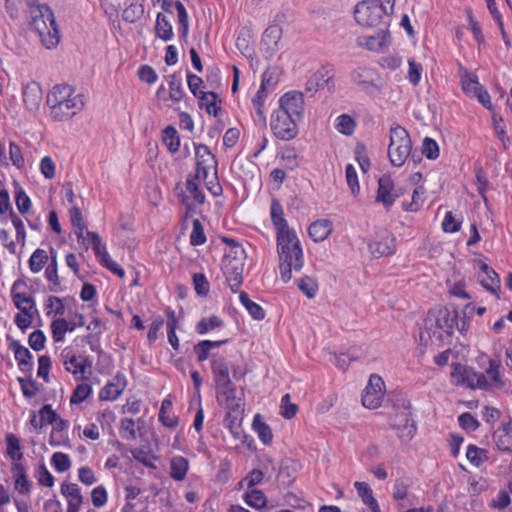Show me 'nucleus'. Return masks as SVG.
I'll list each match as a JSON object with an SVG mask.
<instances>
[{
  "label": "nucleus",
  "mask_w": 512,
  "mask_h": 512,
  "mask_svg": "<svg viewBox=\"0 0 512 512\" xmlns=\"http://www.w3.org/2000/svg\"><path fill=\"white\" fill-rule=\"evenodd\" d=\"M47 104L53 119L67 121L83 109L84 99L72 86L57 84L48 93Z\"/></svg>",
  "instance_id": "f257e3e1"
},
{
  "label": "nucleus",
  "mask_w": 512,
  "mask_h": 512,
  "mask_svg": "<svg viewBox=\"0 0 512 512\" xmlns=\"http://www.w3.org/2000/svg\"><path fill=\"white\" fill-rule=\"evenodd\" d=\"M280 276L284 283L292 279V271L303 268L304 259L300 241L294 230L277 233Z\"/></svg>",
  "instance_id": "f03ea898"
},
{
  "label": "nucleus",
  "mask_w": 512,
  "mask_h": 512,
  "mask_svg": "<svg viewBox=\"0 0 512 512\" xmlns=\"http://www.w3.org/2000/svg\"><path fill=\"white\" fill-rule=\"evenodd\" d=\"M30 15L42 45L47 49L55 48L60 42V32L51 8L46 4L31 5Z\"/></svg>",
  "instance_id": "7ed1b4c3"
},
{
  "label": "nucleus",
  "mask_w": 512,
  "mask_h": 512,
  "mask_svg": "<svg viewBox=\"0 0 512 512\" xmlns=\"http://www.w3.org/2000/svg\"><path fill=\"white\" fill-rule=\"evenodd\" d=\"M457 325V312L447 308L430 311L425 319V333L433 344H440L450 337Z\"/></svg>",
  "instance_id": "20e7f679"
},
{
  "label": "nucleus",
  "mask_w": 512,
  "mask_h": 512,
  "mask_svg": "<svg viewBox=\"0 0 512 512\" xmlns=\"http://www.w3.org/2000/svg\"><path fill=\"white\" fill-rule=\"evenodd\" d=\"M394 6L395 4H387L379 0L361 1L355 6L354 18L363 27L387 25L394 12Z\"/></svg>",
  "instance_id": "39448f33"
},
{
  "label": "nucleus",
  "mask_w": 512,
  "mask_h": 512,
  "mask_svg": "<svg viewBox=\"0 0 512 512\" xmlns=\"http://www.w3.org/2000/svg\"><path fill=\"white\" fill-rule=\"evenodd\" d=\"M245 251L242 246H235L232 251L225 252L222 269L232 290L237 292L243 281Z\"/></svg>",
  "instance_id": "423d86ee"
},
{
  "label": "nucleus",
  "mask_w": 512,
  "mask_h": 512,
  "mask_svg": "<svg viewBox=\"0 0 512 512\" xmlns=\"http://www.w3.org/2000/svg\"><path fill=\"white\" fill-rule=\"evenodd\" d=\"M412 142L408 132L401 126L390 130L388 156L393 166L401 167L411 154Z\"/></svg>",
  "instance_id": "0eeeda50"
},
{
  "label": "nucleus",
  "mask_w": 512,
  "mask_h": 512,
  "mask_svg": "<svg viewBox=\"0 0 512 512\" xmlns=\"http://www.w3.org/2000/svg\"><path fill=\"white\" fill-rule=\"evenodd\" d=\"M351 81L370 96L382 93L384 82L378 73L368 67H358L351 73Z\"/></svg>",
  "instance_id": "6e6552de"
},
{
  "label": "nucleus",
  "mask_w": 512,
  "mask_h": 512,
  "mask_svg": "<svg viewBox=\"0 0 512 512\" xmlns=\"http://www.w3.org/2000/svg\"><path fill=\"white\" fill-rule=\"evenodd\" d=\"M298 120L280 110L271 115L270 127L274 136L282 141H289L298 135Z\"/></svg>",
  "instance_id": "1a4fd4ad"
},
{
  "label": "nucleus",
  "mask_w": 512,
  "mask_h": 512,
  "mask_svg": "<svg viewBox=\"0 0 512 512\" xmlns=\"http://www.w3.org/2000/svg\"><path fill=\"white\" fill-rule=\"evenodd\" d=\"M196 179H207L209 171H214V179L217 176V159L206 145L200 144L195 148Z\"/></svg>",
  "instance_id": "9d476101"
},
{
  "label": "nucleus",
  "mask_w": 512,
  "mask_h": 512,
  "mask_svg": "<svg viewBox=\"0 0 512 512\" xmlns=\"http://www.w3.org/2000/svg\"><path fill=\"white\" fill-rule=\"evenodd\" d=\"M278 110L300 121L305 110L303 94L298 91L285 93L279 99Z\"/></svg>",
  "instance_id": "9b49d317"
},
{
  "label": "nucleus",
  "mask_w": 512,
  "mask_h": 512,
  "mask_svg": "<svg viewBox=\"0 0 512 512\" xmlns=\"http://www.w3.org/2000/svg\"><path fill=\"white\" fill-rule=\"evenodd\" d=\"M384 397V381L378 375H371L362 396V404L369 409L378 408Z\"/></svg>",
  "instance_id": "f8f14e48"
},
{
  "label": "nucleus",
  "mask_w": 512,
  "mask_h": 512,
  "mask_svg": "<svg viewBox=\"0 0 512 512\" xmlns=\"http://www.w3.org/2000/svg\"><path fill=\"white\" fill-rule=\"evenodd\" d=\"M391 426L403 441L411 440L416 433V424L407 409L396 412L391 418Z\"/></svg>",
  "instance_id": "ddd939ff"
},
{
  "label": "nucleus",
  "mask_w": 512,
  "mask_h": 512,
  "mask_svg": "<svg viewBox=\"0 0 512 512\" xmlns=\"http://www.w3.org/2000/svg\"><path fill=\"white\" fill-rule=\"evenodd\" d=\"M368 247L375 258L392 255L395 252V238L389 231L379 230Z\"/></svg>",
  "instance_id": "4468645a"
},
{
  "label": "nucleus",
  "mask_w": 512,
  "mask_h": 512,
  "mask_svg": "<svg viewBox=\"0 0 512 512\" xmlns=\"http://www.w3.org/2000/svg\"><path fill=\"white\" fill-rule=\"evenodd\" d=\"M217 401L231 412L241 407V399L236 397V388L232 382L225 386H216Z\"/></svg>",
  "instance_id": "2eb2a0df"
},
{
  "label": "nucleus",
  "mask_w": 512,
  "mask_h": 512,
  "mask_svg": "<svg viewBox=\"0 0 512 512\" xmlns=\"http://www.w3.org/2000/svg\"><path fill=\"white\" fill-rule=\"evenodd\" d=\"M127 380L124 374L117 373L100 391L99 398L104 401L116 400L125 390Z\"/></svg>",
  "instance_id": "dca6fc26"
},
{
  "label": "nucleus",
  "mask_w": 512,
  "mask_h": 512,
  "mask_svg": "<svg viewBox=\"0 0 512 512\" xmlns=\"http://www.w3.org/2000/svg\"><path fill=\"white\" fill-rule=\"evenodd\" d=\"M400 194L394 189V183L390 176L384 175L378 181V191L376 201L383 203L385 207H390Z\"/></svg>",
  "instance_id": "f3484780"
},
{
  "label": "nucleus",
  "mask_w": 512,
  "mask_h": 512,
  "mask_svg": "<svg viewBox=\"0 0 512 512\" xmlns=\"http://www.w3.org/2000/svg\"><path fill=\"white\" fill-rule=\"evenodd\" d=\"M21 285H23L21 281H16L12 286L11 297L14 305L23 314L37 312L34 298L30 295H27L26 293H21L18 291Z\"/></svg>",
  "instance_id": "a211bd4d"
},
{
  "label": "nucleus",
  "mask_w": 512,
  "mask_h": 512,
  "mask_svg": "<svg viewBox=\"0 0 512 512\" xmlns=\"http://www.w3.org/2000/svg\"><path fill=\"white\" fill-rule=\"evenodd\" d=\"M327 88L328 91L334 90V81L326 69L316 71L306 82L307 92H317L320 89Z\"/></svg>",
  "instance_id": "6ab92c4d"
},
{
  "label": "nucleus",
  "mask_w": 512,
  "mask_h": 512,
  "mask_svg": "<svg viewBox=\"0 0 512 512\" xmlns=\"http://www.w3.org/2000/svg\"><path fill=\"white\" fill-rule=\"evenodd\" d=\"M211 370L216 386H225L232 382L229 374V366L224 357H213Z\"/></svg>",
  "instance_id": "aec40b11"
},
{
  "label": "nucleus",
  "mask_w": 512,
  "mask_h": 512,
  "mask_svg": "<svg viewBox=\"0 0 512 512\" xmlns=\"http://www.w3.org/2000/svg\"><path fill=\"white\" fill-rule=\"evenodd\" d=\"M359 46L374 52L383 51L388 45V33L385 30H380L377 34L372 36H362L357 39Z\"/></svg>",
  "instance_id": "412c9836"
},
{
  "label": "nucleus",
  "mask_w": 512,
  "mask_h": 512,
  "mask_svg": "<svg viewBox=\"0 0 512 512\" xmlns=\"http://www.w3.org/2000/svg\"><path fill=\"white\" fill-rule=\"evenodd\" d=\"M70 353L71 351H69L67 348L62 352V357L66 358L63 362L65 369L75 376L85 378L87 368H89L91 365L87 364L86 359L81 360L75 355H70Z\"/></svg>",
  "instance_id": "4be33fe9"
},
{
  "label": "nucleus",
  "mask_w": 512,
  "mask_h": 512,
  "mask_svg": "<svg viewBox=\"0 0 512 512\" xmlns=\"http://www.w3.org/2000/svg\"><path fill=\"white\" fill-rule=\"evenodd\" d=\"M496 446L501 451H512V419L503 423L493 435Z\"/></svg>",
  "instance_id": "5701e85b"
},
{
  "label": "nucleus",
  "mask_w": 512,
  "mask_h": 512,
  "mask_svg": "<svg viewBox=\"0 0 512 512\" xmlns=\"http://www.w3.org/2000/svg\"><path fill=\"white\" fill-rule=\"evenodd\" d=\"M23 100L29 110H35L42 101V89L36 82L28 83L23 91Z\"/></svg>",
  "instance_id": "b1692460"
},
{
  "label": "nucleus",
  "mask_w": 512,
  "mask_h": 512,
  "mask_svg": "<svg viewBox=\"0 0 512 512\" xmlns=\"http://www.w3.org/2000/svg\"><path fill=\"white\" fill-rule=\"evenodd\" d=\"M332 232V222L327 219H321L313 222L309 228L308 233L309 236L315 242H322L328 238V236Z\"/></svg>",
  "instance_id": "393cba45"
},
{
  "label": "nucleus",
  "mask_w": 512,
  "mask_h": 512,
  "mask_svg": "<svg viewBox=\"0 0 512 512\" xmlns=\"http://www.w3.org/2000/svg\"><path fill=\"white\" fill-rule=\"evenodd\" d=\"M61 493L67 499L68 506H70L72 512L75 511L76 507H81L83 497L77 484L63 483L61 485Z\"/></svg>",
  "instance_id": "a878e982"
},
{
  "label": "nucleus",
  "mask_w": 512,
  "mask_h": 512,
  "mask_svg": "<svg viewBox=\"0 0 512 512\" xmlns=\"http://www.w3.org/2000/svg\"><path fill=\"white\" fill-rule=\"evenodd\" d=\"M154 31L156 37L163 40L164 42L171 41L174 37L172 24L161 12L156 16Z\"/></svg>",
  "instance_id": "bb28decb"
},
{
  "label": "nucleus",
  "mask_w": 512,
  "mask_h": 512,
  "mask_svg": "<svg viewBox=\"0 0 512 512\" xmlns=\"http://www.w3.org/2000/svg\"><path fill=\"white\" fill-rule=\"evenodd\" d=\"M480 282L485 289L493 293L500 287V280L497 273L487 264L481 265Z\"/></svg>",
  "instance_id": "cd10ccee"
},
{
  "label": "nucleus",
  "mask_w": 512,
  "mask_h": 512,
  "mask_svg": "<svg viewBox=\"0 0 512 512\" xmlns=\"http://www.w3.org/2000/svg\"><path fill=\"white\" fill-rule=\"evenodd\" d=\"M271 219L275 226L277 233L290 231L287 221L284 218L283 208L278 200H273L271 203Z\"/></svg>",
  "instance_id": "c85d7f7f"
},
{
  "label": "nucleus",
  "mask_w": 512,
  "mask_h": 512,
  "mask_svg": "<svg viewBox=\"0 0 512 512\" xmlns=\"http://www.w3.org/2000/svg\"><path fill=\"white\" fill-rule=\"evenodd\" d=\"M354 487L356 488L358 495L361 497L363 503L367 505L371 512H378V502L374 498L373 493L369 485L365 482H355Z\"/></svg>",
  "instance_id": "c756f323"
},
{
  "label": "nucleus",
  "mask_w": 512,
  "mask_h": 512,
  "mask_svg": "<svg viewBox=\"0 0 512 512\" xmlns=\"http://www.w3.org/2000/svg\"><path fill=\"white\" fill-rule=\"evenodd\" d=\"M188 470V461L182 456L173 457L170 461V476L181 481L185 478Z\"/></svg>",
  "instance_id": "7c9ffc66"
},
{
  "label": "nucleus",
  "mask_w": 512,
  "mask_h": 512,
  "mask_svg": "<svg viewBox=\"0 0 512 512\" xmlns=\"http://www.w3.org/2000/svg\"><path fill=\"white\" fill-rule=\"evenodd\" d=\"M45 277L48 282H50V290L53 292H58L60 287V280L57 272V259L56 252L51 250V263L45 270Z\"/></svg>",
  "instance_id": "2f4dec72"
},
{
  "label": "nucleus",
  "mask_w": 512,
  "mask_h": 512,
  "mask_svg": "<svg viewBox=\"0 0 512 512\" xmlns=\"http://www.w3.org/2000/svg\"><path fill=\"white\" fill-rule=\"evenodd\" d=\"M52 338L55 342H62L66 332H73V327H68V321L64 318H57L51 322Z\"/></svg>",
  "instance_id": "473e14b6"
},
{
  "label": "nucleus",
  "mask_w": 512,
  "mask_h": 512,
  "mask_svg": "<svg viewBox=\"0 0 512 512\" xmlns=\"http://www.w3.org/2000/svg\"><path fill=\"white\" fill-rule=\"evenodd\" d=\"M239 299L242 305L255 320H263L265 318V311L263 308L259 304L250 300L246 292H241Z\"/></svg>",
  "instance_id": "72a5a7b5"
},
{
  "label": "nucleus",
  "mask_w": 512,
  "mask_h": 512,
  "mask_svg": "<svg viewBox=\"0 0 512 512\" xmlns=\"http://www.w3.org/2000/svg\"><path fill=\"white\" fill-rule=\"evenodd\" d=\"M253 429L257 433L259 439L265 444L269 445L272 442L273 434L271 428L260 420V416L256 415L253 420Z\"/></svg>",
  "instance_id": "f704fd0d"
},
{
  "label": "nucleus",
  "mask_w": 512,
  "mask_h": 512,
  "mask_svg": "<svg viewBox=\"0 0 512 512\" xmlns=\"http://www.w3.org/2000/svg\"><path fill=\"white\" fill-rule=\"evenodd\" d=\"M282 30L278 25L269 26L263 34L262 41L270 49H276L281 40Z\"/></svg>",
  "instance_id": "c9c22d12"
},
{
  "label": "nucleus",
  "mask_w": 512,
  "mask_h": 512,
  "mask_svg": "<svg viewBox=\"0 0 512 512\" xmlns=\"http://www.w3.org/2000/svg\"><path fill=\"white\" fill-rule=\"evenodd\" d=\"M5 441L7 445V455L12 461H21L23 459V453L21 452L19 439L14 434L10 433L6 435Z\"/></svg>",
  "instance_id": "e433bc0d"
},
{
  "label": "nucleus",
  "mask_w": 512,
  "mask_h": 512,
  "mask_svg": "<svg viewBox=\"0 0 512 512\" xmlns=\"http://www.w3.org/2000/svg\"><path fill=\"white\" fill-rule=\"evenodd\" d=\"M466 458L472 465L479 467L487 460V451L477 447L476 445L470 444L467 447Z\"/></svg>",
  "instance_id": "4c0bfd02"
},
{
  "label": "nucleus",
  "mask_w": 512,
  "mask_h": 512,
  "mask_svg": "<svg viewBox=\"0 0 512 512\" xmlns=\"http://www.w3.org/2000/svg\"><path fill=\"white\" fill-rule=\"evenodd\" d=\"M201 96H199L200 106L205 107L206 111L209 114L218 116L219 107L216 105L217 95L214 92H200Z\"/></svg>",
  "instance_id": "58836bf2"
},
{
  "label": "nucleus",
  "mask_w": 512,
  "mask_h": 512,
  "mask_svg": "<svg viewBox=\"0 0 512 512\" xmlns=\"http://www.w3.org/2000/svg\"><path fill=\"white\" fill-rule=\"evenodd\" d=\"M163 142L170 152H177L180 147V139L177 130L171 126L166 127L163 131Z\"/></svg>",
  "instance_id": "ea45409f"
},
{
  "label": "nucleus",
  "mask_w": 512,
  "mask_h": 512,
  "mask_svg": "<svg viewBox=\"0 0 512 512\" xmlns=\"http://www.w3.org/2000/svg\"><path fill=\"white\" fill-rule=\"evenodd\" d=\"M202 179H196V175L192 178H188L186 181V189L192 196L193 200L199 204L202 205L205 202V195L200 189V181Z\"/></svg>",
  "instance_id": "a19ab883"
},
{
  "label": "nucleus",
  "mask_w": 512,
  "mask_h": 512,
  "mask_svg": "<svg viewBox=\"0 0 512 512\" xmlns=\"http://www.w3.org/2000/svg\"><path fill=\"white\" fill-rule=\"evenodd\" d=\"M223 324H224L223 321L219 317L213 315V316L201 319L198 322V324L196 325V332L198 334H206L210 330L222 327Z\"/></svg>",
  "instance_id": "79ce46f5"
},
{
  "label": "nucleus",
  "mask_w": 512,
  "mask_h": 512,
  "mask_svg": "<svg viewBox=\"0 0 512 512\" xmlns=\"http://www.w3.org/2000/svg\"><path fill=\"white\" fill-rule=\"evenodd\" d=\"M48 261V255L43 249H36L29 259V268L33 273H38L42 270L45 263Z\"/></svg>",
  "instance_id": "37998d69"
},
{
  "label": "nucleus",
  "mask_w": 512,
  "mask_h": 512,
  "mask_svg": "<svg viewBox=\"0 0 512 512\" xmlns=\"http://www.w3.org/2000/svg\"><path fill=\"white\" fill-rule=\"evenodd\" d=\"M462 89L468 96H473L482 85L475 74L465 71L462 76Z\"/></svg>",
  "instance_id": "c03bdc74"
},
{
  "label": "nucleus",
  "mask_w": 512,
  "mask_h": 512,
  "mask_svg": "<svg viewBox=\"0 0 512 512\" xmlns=\"http://www.w3.org/2000/svg\"><path fill=\"white\" fill-rule=\"evenodd\" d=\"M144 13V7L138 3H131L122 13V18L128 23H135Z\"/></svg>",
  "instance_id": "a18cd8bd"
},
{
  "label": "nucleus",
  "mask_w": 512,
  "mask_h": 512,
  "mask_svg": "<svg viewBox=\"0 0 512 512\" xmlns=\"http://www.w3.org/2000/svg\"><path fill=\"white\" fill-rule=\"evenodd\" d=\"M14 356L22 372L30 373L32 371L33 357L31 352L26 347H24L22 350H19V352H17V354H15Z\"/></svg>",
  "instance_id": "49530a36"
},
{
  "label": "nucleus",
  "mask_w": 512,
  "mask_h": 512,
  "mask_svg": "<svg viewBox=\"0 0 512 512\" xmlns=\"http://www.w3.org/2000/svg\"><path fill=\"white\" fill-rule=\"evenodd\" d=\"M245 502L256 509L263 508L266 505V497L264 493L258 489H253L245 493Z\"/></svg>",
  "instance_id": "de8ad7c7"
},
{
  "label": "nucleus",
  "mask_w": 512,
  "mask_h": 512,
  "mask_svg": "<svg viewBox=\"0 0 512 512\" xmlns=\"http://www.w3.org/2000/svg\"><path fill=\"white\" fill-rule=\"evenodd\" d=\"M51 463L60 473L66 472L71 467L69 455L62 452H55L51 457Z\"/></svg>",
  "instance_id": "09e8293b"
},
{
  "label": "nucleus",
  "mask_w": 512,
  "mask_h": 512,
  "mask_svg": "<svg viewBox=\"0 0 512 512\" xmlns=\"http://www.w3.org/2000/svg\"><path fill=\"white\" fill-rule=\"evenodd\" d=\"M279 72L275 68L267 69L262 75V83L260 89L268 92V90L273 89L278 83Z\"/></svg>",
  "instance_id": "8fccbe9b"
},
{
  "label": "nucleus",
  "mask_w": 512,
  "mask_h": 512,
  "mask_svg": "<svg viewBox=\"0 0 512 512\" xmlns=\"http://www.w3.org/2000/svg\"><path fill=\"white\" fill-rule=\"evenodd\" d=\"M15 203L18 211L21 214H25L29 211L31 208V200L28 197V195L25 193V191L20 187L16 186L15 190Z\"/></svg>",
  "instance_id": "3c124183"
},
{
  "label": "nucleus",
  "mask_w": 512,
  "mask_h": 512,
  "mask_svg": "<svg viewBox=\"0 0 512 512\" xmlns=\"http://www.w3.org/2000/svg\"><path fill=\"white\" fill-rule=\"evenodd\" d=\"M206 242L204 228L199 219L193 220V228L190 235V244L193 246L203 245Z\"/></svg>",
  "instance_id": "603ef678"
},
{
  "label": "nucleus",
  "mask_w": 512,
  "mask_h": 512,
  "mask_svg": "<svg viewBox=\"0 0 512 512\" xmlns=\"http://www.w3.org/2000/svg\"><path fill=\"white\" fill-rule=\"evenodd\" d=\"M424 194L425 189L423 187L415 188L412 195V201L409 204L403 203V208L406 211H418L424 202Z\"/></svg>",
  "instance_id": "864d4df0"
},
{
  "label": "nucleus",
  "mask_w": 512,
  "mask_h": 512,
  "mask_svg": "<svg viewBox=\"0 0 512 512\" xmlns=\"http://www.w3.org/2000/svg\"><path fill=\"white\" fill-rule=\"evenodd\" d=\"M87 237H90L89 243H91L95 255L99 258L100 262L103 261L104 255L109 254L107 253L106 246L102 243L100 236L95 232H87Z\"/></svg>",
  "instance_id": "5fc2aeb1"
},
{
  "label": "nucleus",
  "mask_w": 512,
  "mask_h": 512,
  "mask_svg": "<svg viewBox=\"0 0 512 512\" xmlns=\"http://www.w3.org/2000/svg\"><path fill=\"white\" fill-rule=\"evenodd\" d=\"M267 94H268V92L259 88L255 97L252 99V104L255 109V112L259 118V121L263 125L266 124V117H265L264 110H263V103H264V99L266 98Z\"/></svg>",
  "instance_id": "6e6d98bb"
},
{
  "label": "nucleus",
  "mask_w": 512,
  "mask_h": 512,
  "mask_svg": "<svg viewBox=\"0 0 512 512\" xmlns=\"http://www.w3.org/2000/svg\"><path fill=\"white\" fill-rule=\"evenodd\" d=\"M298 288L308 298H314L318 290V285L313 278L305 276L298 281Z\"/></svg>",
  "instance_id": "4d7b16f0"
},
{
  "label": "nucleus",
  "mask_w": 512,
  "mask_h": 512,
  "mask_svg": "<svg viewBox=\"0 0 512 512\" xmlns=\"http://www.w3.org/2000/svg\"><path fill=\"white\" fill-rule=\"evenodd\" d=\"M91 392L92 389L89 384L81 383L77 385L70 397L71 404H79L85 401Z\"/></svg>",
  "instance_id": "13d9d810"
},
{
  "label": "nucleus",
  "mask_w": 512,
  "mask_h": 512,
  "mask_svg": "<svg viewBox=\"0 0 512 512\" xmlns=\"http://www.w3.org/2000/svg\"><path fill=\"white\" fill-rule=\"evenodd\" d=\"M355 122L347 114H342L337 118L336 129L338 132L351 135L354 132Z\"/></svg>",
  "instance_id": "bf43d9fd"
},
{
  "label": "nucleus",
  "mask_w": 512,
  "mask_h": 512,
  "mask_svg": "<svg viewBox=\"0 0 512 512\" xmlns=\"http://www.w3.org/2000/svg\"><path fill=\"white\" fill-rule=\"evenodd\" d=\"M22 393L26 398H32L37 395L39 388L37 382L32 378H18Z\"/></svg>",
  "instance_id": "052dcab7"
},
{
  "label": "nucleus",
  "mask_w": 512,
  "mask_h": 512,
  "mask_svg": "<svg viewBox=\"0 0 512 512\" xmlns=\"http://www.w3.org/2000/svg\"><path fill=\"white\" fill-rule=\"evenodd\" d=\"M458 422L462 429L469 432L477 430L480 425L479 421L471 413L468 412L459 415Z\"/></svg>",
  "instance_id": "680f3d73"
},
{
  "label": "nucleus",
  "mask_w": 512,
  "mask_h": 512,
  "mask_svg": "<svg viewBox=\"0 0 512 512\" xmlns=\"http://www.w3.org/2000/svg\"><path fill=\"white\" fill-rule=\"evenodd\" d=\"M345 174H346L347 184H348L352 194L357 195L360 190V186H359V182H358V176H357L356 169L354 168V166L352 164H348L346 166Z\"/></svg>",
  "instance_id": "e2e57ef3"
},
{
  "label": "nucleus",
  "mask_w": 512,
  "mask_h": 512,
  "mask_svg": "<svg viewBox=\"0 0 512 512\" xmlns=\"http://www.w3.org/2000/svg\"><path fill=\"white\" fill-rule=\"evenodd\" d=\"M422 153L428 159L434 160L439 156V146L435 140L425 137L422 145Z\"/></svg>",
  "instance_id": "0e129e2a"
},
{
  "label": "nucleus",
  "mask_w": 512,
  "mask_h": 512,
  "mask_svg": "<svg viewBox=\"0 0 512 512\" xmlns=\"http://www.w3.org/2000/svg\"><path fill=\"white\" fill-rule=\"evenodd\" d=\"M184 89L180 79L171 76L169 82V96L174 102H179L184 96Z\"/></svg>",
  "instance_id": "69168bd1"
},
{
  "label": "nucleus",
  "mask_w": 512,
  "mask_h": 512,
  "mask_svg": "<svg viewBox=\"0 0 512 512\" xmlns=\"http://www.w3.org/2000/svg\"><path fill=\"white\" fill-rule=\"evenodd\" d=\"M499 367L500 364L498 361L490 360L489 368L486 369V372L484 373L487 376V380L489 381L491 386H498L502 384L499 375Z\"/></svg>",
  "instance_id": "338daca9"
},
{
  "label": "nucleus",
  "mask_w": 512,
  "mask_h": 512,
  "mask_svg": "<svg viewBox=\"0 0 512 512\" xmlns=\"http://www.w3.org/2000/svg\"><path fill=\"white\" fill-rule=\"evenodd\" d=\"M461 228V221L457 220L451 211L447 212L442 222V229L446 233L458 232Z\"/></svg>",
  "instance_id": "774afa93"
}]
</instances>
